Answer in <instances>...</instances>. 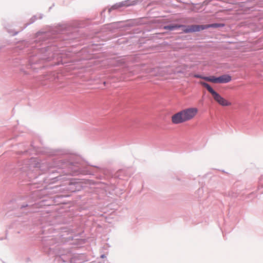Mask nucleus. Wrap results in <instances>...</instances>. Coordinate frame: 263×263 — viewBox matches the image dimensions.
<instances>
[{
  "label": "nucleus",
  "mask_w": 263,
  "mask_h": 263,
  "mask_svg": "<svg viewBox=\"0 0 263 263\" xmlns=\"http://www.w3.org/2000/svg\"><path fill=\"white\" fill-rule=\"evenodd\" d=\"M194 77H195V78H201V79H203V78H205V77H203L201 75H199V74H195L194 75Z\"/></svg>",
  "instance_id": "7"
},
{
  "label": "nucleus",
  "mask_w": 263,
  "mask_h": 263,
  "mask_svg": "<svg viewBox=\"0 0 263 263\" xmlns=\"http://www.w3.org/2000/svg\"><path fill=\"white\" fill-rule=\"evenodd\" d=\"M203 80L214 83H218V78H216L214 76L205 77V78H203Z\"/></svg>",
  "instance_id": "5"
},
{
  "label": "nucleus",
  "mask_w": 263,
  "mask_h": 263,
  "mask_svg": "<svg viewBox=\"0 0 263 263\" xmlns=\"http://www.w3.org/2000/svg\"><path fill=\"white\" fill-rule=\"evenodd\" d=\"M218 83H226L231 81V77L228 74H224L218 77Z\"/></svg>",
  "instance_id": "4"
},
{
  "label": "nucleus",
  "mask_w": 263,
  "mask_h": 263,
  "mask_svg": "<svg viewBox=\"0 0 263 263\" xmlns=\"http://www.w3.org/2000/svg\"><path fill=\"white\" fill-rule=\"evenodd\" d=\"M221 26L219 24H212L208 25H192L188 26L184 29L183 30L185 33L199 31L201 30H203L210 27H218Z\"/></svg>",
  "instance_id": "3"
},
{
  "label": "nucleus",
  "mask_w": 263,
  "mask_h": 263,
  "mask_svg": "<svg viewBox=\"0 0 263 263\" xmlns=\"http://www.w3.org/2000/svg\"><path fill=\"white\" fill-rule=\"evenodd\" d=\"M180 27H183V28H185V27L183 25H168V26H165L164 27V28L165 29H168V30H174L176 28H180Z\"/></svg>",
  "instance_id": "6"
},
{
  "label": "nucleus",
  "mask_w": 263,
  "mask_h": 263,
  "mask_svg": "<svg viewBox=\"0 0 263 263\" xmlns=\"http://www.w3.org/2000/svg\"><path fill=\"white\" fill-rule=\"evenodd\" d=\"M198 109L196 107L184 109L172 117V122L175 124L182 123L193 119L197 115Z\"/></svg>",
  "instance_id": "1"
},
{
  "label": "nucleus",
  "mask_w": 263,
  "mask_h": 263,
  "mask_svg": "<svg viewBox=\"0 0 263 263\" xmlns=\"http://www.w3.org/2000/svg\"><path fill=\"white\" fill-rule=\"evenodd\" d=\"M199 83L206 88L207 90L211 93L214 100L222 106H229L232 105V103L228 100L223 98L218 93L215 91L210 86L206 83L201 81Z\"/></svg>",
  "instance_id": "2"
}]
</instances>
